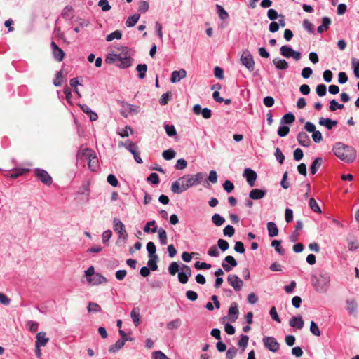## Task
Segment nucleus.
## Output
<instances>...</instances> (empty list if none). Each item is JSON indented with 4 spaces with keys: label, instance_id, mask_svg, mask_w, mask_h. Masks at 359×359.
<instances>
[{
    "label": "nucleus",
    "instance_id": "21",
    "mask_svg": "<svg viewBox=\"0 0 359 359\" xmlns=\"http://www.w3.org/2000/svg\"><path fill=\"white\" fill-rule=\"evenodd\" d=\"M297 140L299 143L304 147H308L311 144L310 137L305 132L299 133Z\"/></svg>",
    "mask_w": 359,
    "mask_h": 359
},
{
    "label": "nucleus",
    "instance_id": "11",
    "mask_svg": "<svg viewBox=\"0 0 359 359\" xmlns=\"http://www.w3.org/2000/svg\"><path fill=\"white\" fill-rule=\"evenodd\" d=\"M237 264L238 263L235 258L231 255H228L222 263V266L225 271L229 272L231 270L232 267H236Z\"/></svg>",
    "mask_w": 359,
    "mask_h": 359
},
{
    "label": "nucleus",
    "instance_id": "20",
    "mask_svg": "<svg viewBox=\"0 0 359 359\" xmlns=\"http://www.w3.org/2000/svg\"><path fill=\"white\" fill-rule=\"evenodd\" d=\"M290 325L292 327L297 328L298 330H301L304 327V320L301 316H294L292 317L289 322Z\"/></svg>",
    "mask_w": 359,
    "mask_h": 359
},
{
    "label": "nucleus",
    "instance_id": "62",
    "mask_svg": "<svg viewBox=\"0 0 359 359\" xmlns=\"http://www.w3.org/2000/svg\"><path fill=\"white\" fill-rule=\"evenodd\" d=\"M237 352H238V350L236 348H235L233 346L229 348L226 353V358L227 359H233V358H235L236 356Z\"/></svg>",
    "mask_w": 359,
    "mask_h": 359
},
{
    "label": "nucleus",
    "instance_id": "50",
    "mask_svg": "<svg viewBox=\"0 0 359 359\" xmlns=\"http://www.w3.org/2000/svg\"><path fill=\"white\" fill-rule=\"evenodd\" d=\"M322 158H315L313 161L311 168L310 171L312 175H315L317 172V168L319 167L321 164Z\"/></svg>",
    "mask_w": 359,
    "mask_h": 359
},
{
    "label": "nucleus",
    "instance_id": "15",
    "mask_svg": "<svg viewBox=\"0 0 359 359\" xmlns=\"http://www.w3.org/2000/svg\"><path fill=\"white\" fill-rule=\"evenodd\" d=\"M88 283L93 285H97L107 283V279L99 273H95L92 277L87 280Z\"/></svg>",
    "mask_w": 359,
    "mask_h": 359
},
{
    "label": "nucleus",
    "instance_id": "59",
    "mask_svg": "<svg viewBox=\"0 0 359 359\" xmlns=\"http://www.w3.org/2000/svg\"><path fill=\"white\" fill-rule=\"evenodd\" d=\"M248 341H249L248 336L244 335V334H241V338H240V339L238 341V346L241 348H243V349L244 350V348H246V346H248Z\"/></svg>",
    "mask_w": 359,
    "mask_h": 359
},
{
    "label": "nucleus",
    "instance_id": "52",
    "mask_svg": "<svg viewBox=\"0 0 359 359\" xmlns=\"http://www.w3.org/2000/svg\"><path fill=\"white\" fill-rule=\"evenodd\" d=\"M63 72L62 70L57 72L56 77L53 81V83L55 86H60L63 83Z\"/></svg>",
    "mask_w": 359,
    "mask_h": 359
},
{
    "label": "nucleus",
    "instance_id": "53",
    "mask_svg": "<svg viewBox=\"0 0 359 359\" xmlns=\"http://www.w3.org/2000/svg\"><path fill=\"white\" fill-rule=\"evenodd\" d=\"M294 120L295 116H294V114H292V113H287L283 116L281 121L284 123L290 124L292 123L294 121Z\"/></svg>",
    "mask_w": 359,
    "mask_h": 359
},
{
    "label": "nucleus",
    "instance_id": "19",
    "mask_svg": "<svg viewBox=\"0 0 359 359\" xmlns=\"http://www.w3.org/2000/svg\"><path fill=\"white\" fill-rule=\"evenodd\" d=\"M266 189H254L250 191L249 197L252 200H259L264 198L266 194Z\"/></svg>",
    "mask_w": 359,
    "mask_h": 359
},
{
    "label": "nucleus",
    "instance_id": "64",
    "mask_svg": "<svg viewBox=\"0 0 359 359\" xmlns=\"http://www.w3.org/2000/svg\"><path fill=\"white\" fill-rule=\"evenodd\" d=\"M153 359H170L161 351H156L152 353Z\"/></svg>",
    "mask_w": 359,
    "mask_h": 359
},
{
    "label": "nucleus",
    "instance_id": "2",
    "mask_svg": "<svg viewBox=\"0 0 359 359\" xmlns=\"http://www.w3.org/2000/svg\"><path fill=\"white\" fill-rule=\"evenodd\" d=\"M333 151L336 157H353L356 155V151L353 147L341 142L335 144Z\"/></svg>",
    "mask_w": 359,
    "mask_h": 359
},
{
    "label": "nucleus",
    "instance_id": "63",
    "mask_svg": "<svg viewBox=\"0 0 359 359\" xmlns=\"http://www.w3.org/2000/svg\"><path fill=\"white\" fill-rule=\"evenodd\" d=\"M235 233V229L231 225H227L224 229H223V233L226 236L231 237Z\"/></svg>",
    "mask_w": 359,
    "mask_h": 359
},
{
    "label": "nucleus",
    "instance_id": "36",
    "mask_svg": "<svg viewBox=\"0 0 359 359\" xmlns=\"http://www.w3.org/2000/svg\"><path fill=\"white\" fill-rule=\"evenodd\" d=\"M212 222L215 226H220L224 223L225 219L219 214L215 213L212 217Z\"/></svg>",
    "mask_w": 359,
    "mask_h": 359
},
{
    "label": "nucleus",
    "instance_id": "13",
    "mask_svg": "<svg viewBox=\"0 0 359 359\" xmlns=\"http://www.w3.org/2000/svg\"><path fill=\"white\" fill-rule=\"evenodd\" d=\"M243 176L245 177L247 182L250 187H253L255 185V182L257 177L255 171L250 168H245Z\"/></svg>",
    "mask_w": 359,
    "mask_h": 359
},
{
    "label": "nucleus",
    "instance_id": "38",
    "mask_svg": "<svg viewBox=\"0 0 359 359\" xmlns=\"http://www.w3.org/2000/svg\"><path fill=\"white\" fill-rule=\"evenodd\" d=\"M155 224H156V222L155 220H151V221H149L147 223V224L145 225V226L144 227V231L145 233H149V232H151V233H156L157 231V227L155 226Z\"/></svg>",
    "mask_w": 359,
    "mask_h": 359
},
{
    "label": "nucleus",
    "instance_id": "22",
    "mask_svg": "<svg viewBox=\"0 0 359 359\" xmlns=\"http://www.w3.org/2000/svg\"><path fill=\"white\" fill-rule=\"evenodd\" d=\"M319 124L326 127L328 130H331L337 125V121L330 118H320Z\"/></svg>",
    "mask_w": 359,
    "mask_h": 359
},
{
    "label": "nucleus",
    "instance_id": "37",
    "mask_svg": "<svg viewBox=\"0 0 359 359\" xmlns=\"http://www.w3.org/2000/svg\"><path fill=\"white\" fill-rule=\"evenodd\" d=\"M124 345V341L118 339L114 344L109 346V351L110 353H116Z\"/></svg>",
    "mask_w": 359,
    "mask_h": 359
},
{
    "label": "nucleus",
    "instance_id": "51",
    "mask_svg": "<svg viewBox=\"0 0 359 359\" xmlns=\"http://www.w3.org/2000/svg\"><path fill=\"white\" fill-rule=\"evenodd\" d=\"M26 327L32 332L37 331L39 324L33 320H27L26 322Z\"/></svg>",
    "mask_w": 359,
    "mask_h": 359
},
{
    "label": "nucleus",
    "instance_id": "55",
    "mask_svg": "<svg viewBox=\"0 0 359 359\" xmlns=\"http://www.w3.org/2000/svg\"><path fill=\"white\" fill-rule=\"evenodd\" d=\"M309 206L313 212H317V213L321 212L320 208L319 207L316 201L313 198H310V200H309Z\"/></svg>",
    "mask_w": 359,
    "mask_h": 359
},
{
    "label": "nucleus",
    "instance_id": "48",
    "mask_svg": "<svg viewBox=\"0 0 359 359\" xmlns=\"http://www.w3.org/2000/svg\"><path fill=\"white\" fill-rule=\"evenodd\" d=\"M180 269V265L176 262H172L168 266V272L170 275L175 276L177 272H178Z\"/></svg>",
    "mask_w": 359,
    "mask_h": 359
},
{
    "label": "nucleus",
    "instance_id": "5",
    "mask_svg": "<svg viewBox=\"0 0 359 359\" xmlns=\"http://www.w3.org/2000/svg\"><path fill=\"white\" fill-rule=\"evenodd\" d=\"M264 346L271 352L276 353L280 348V344L273 337H264L262 339Z\"/></svg>",
    "mask_w": 359,
    "mask_h": 359
},
{
    "label": "nucleus",
    "instance_id": "4",
    "mask_svg": "<svg viewBox=\"0 0 359 359\" xmlns=\"http://www.w3.org/2000/svg\"><path fill=\"white\" fill-rule=\"evenodd\" d=\"M35 176L45 185L49 187L53 184V178L48 172L43 169L36 168L34 170Z\"/></svg>",
    "mask_w": 359,
    "mask_h": 359
},
{
    "label": "nucleus",
    "instance_id": "23",
    "mask_svg": "<svg viewBox=\"0 0 359 359\" xmlns=\"http://www.w3.org/2000/svg\"><path fill=\"white\" fill-rule=\"evenodd\" d=\"M29 169L26 168H18L11 170L9 177L11 179H16L20 176L23 175L29 172Z\"/></svg>",
    "mask_w": 359,
    "mask_h": 359
},
{
    "label": "nucleus",
    "instance_id": "58",
    "mask_svg": "<svg viewBox=\"0 0 359 359\" xmlns=\"http://www.w3.org/2000/svg\"><path fill=\"white\" fill-rule=\"evenodd\" d=\"M217 246L222 251L224 252L229 249V244L226 240L220 238L217 241Z\"/></svg>",
    "mask_w": 359,
    "mask_h": 359
},
{
    "label": "nucleus",
    "instance_id": "39",
    "mask_svg": "<svg viewBox=\"0 0 359 359\" xmlns=\"http://www.w3.org/2000/svg\"><path fill=\"white\" fill-rule=\"evenodd\" d=\"M123 55V52L119 54H109L105 59L106 62L107 63H114L117 61H119L121 59V55Z\"/></svg>",
    "mask_w": 359,
    "mask_h": 359
},
{
    "label": "nucleus",
    "instance_id": "12",
    "mask_svg": "<svg viewBox=\"0 0 359 359\" xmlns=\"http://www.w3.org/2000/svg\"><path fill=\"white\" fill-rule=\"evenodd\" d=\"M193 112L196 115L201 114L202 116L205 119H208L212 116V111L210 109H209L208 108L202 109L201 105L198 104L194 105Z\"/></svg>",
    "mask_w": 359,
    "mask_h": 359
},
{
    "label": "nucleus",
    "instance_id": "35",
    "mask_svg": "<svg viewBox=\"0 0 359 359\" xmlns=\"http://www.w3.org/2000/svg\"><path fill=\"white\" fill-rule=\"evenodd\" d=\"M149 259L147 262L148 268L151 271H156L158 269L157 262L158 260V257L155 256V257H149Z\"/></svg>",
    "mask_w": 359,
    "mask_h": 359
},
{
    "label": "nucleus",
    "instance_id": "25",
    "mask_svg": "<svg viewBox=\"0 0 359 359\" xmlns=\"http://www.w3.org/2000/svg\"><path fill=\"white\" fill-rule=\"evenodd\" d=\"M130 316L134 325L136 327L138 326L140 324V309L138 307H134L131 311Z\"/></svg>",
    "mask_w": 359,
    "mask_h": 359
},
{
    "label": "nucleus",
    "instance_id": "16",
    "mask_svg": "<svg viewBox=\"0 0 359 359\" xmlns=\"http://www.w3.org/2000/svg\"><path fill=\"white\" fill-rule=\"evenodd\" d=\"M45 332H40L36 335L35 346H45L49 341V338L46 337Z\"/></svg>",
    "mask_w": 359,
    "mask_h": 359
},
{
    "label": "nucleus",
    "instance_id": "49",
    "mask_svg": "<svg viewBox=\"0 0 359 359\" xmlns=\"http://www.w3.org/2000/svg\"><path fill=\"white\" fill-rule=\"evenodd\" d=\"M216 8L217 10L218 15L222 20H226L229 18L228 13L224 10V8L222 6L217 4Z\"/></svg>",
    "mask_w": 359,
    "mask_h": 359
},
{
    "label": "nucleus",
    "instance_id": "32",
    "mask_svg": "<svg viewBox=\"0 0 359 359\" xmlns=\"http://www.w3.org/2000/svg\"><path fill=\"white\" fill-rule=\"evenodd\" d=\"M182 325V320L180 318H176L173 320L168 322L166 324V328L169 330H177Z\"/></svg>",
    "mask_w": 359,
    "mask_h": 359
},
{
    "label": "nucleus",
    "instance_id": "26",
    "mask_svg": "<svg viewBox=\"0 0 359 359\" xmlns=\"http://www.w3.org/2000/svg\"><path fill=\"white\" fill-rule=\"evenodd\" d=\"M267 230L269 237H275L278 234L277 225L273 222H269L267 223Z\"/></svg>",
    "mask_w": 359,
    "mask_h": 359
},
{
    "label": "nucleus",
    "instance_id": "30",
    "mask_svg": "<svg viewBox=\"0 0 359 359\" xmlns=\"http://www.w3.org/2000/svg\"><path fill=\"white\" fill-rule=\"evenodd\" d=\"M62 17L66 20H70L74 15V9L72 6H67L64 8L62 14Z\"/></svg>",
    "mask_w": 359,
    "mask_h": 359
},
{
    "label": "nucleus",
    "instance_id": "7",
    "mask_svg": "<svg viewBox=\"0 0 359 359\" xmlns=\"http://www.w3.org/2000/svg\"><path fill=\"white\" fill-rule=\"evenodd\" d=\"M121 107L123 108V110L121 111V114L127 117L128 114H138L140 112V107L126 102H121Z\"/></svg>",
    "mask_w": 359,
    "mask_h": 359
},
{
    "label": "nucleus",
    "instance_id": "6",
    "mask_svg": "<svg viewBox=\"0 0 359 359\" xmlns=\"http://www.w3.org/2000/svg\"><path fill=\"white\" fill-rule=\"evenodd\" d=\"M241 61L242 64L250 71L252 72L255 69V61L252 55L248 50L243 53Z\"/></svg>",
    "mask_w": 359,
    "mask_h": 359
},
{
    "label": "nucleus",
    "instance_id": "9",
    "mask_svg": "<svg viewBox=\"0 0 359 359\" xmlns=\"http://www.w3.org/2000/svg\"><path fill=\"white\" fill-rule=\"evenodd\" d=\"M114 230L119 234L121 238L126 239L128 233L126 231L125 226L118 218H114L113 220Z\"/></svg>",
    "mask_w": 359,
    "mask_h": 359
},
{
    "label": "nucleus",
    "instance_id": "60",
    "mask_svg": "<svg viewBox=\"0 0 359 359\" xmlns=\"http://www.w3.org/2000/svg\"><path fill=\"white\" fill-rule=\"evenodd\" d=\"M147 181L153 184H158L159 183V177L156 172H151L147 177Z\"/></svg>",
    "mask_w": 359,
    "mask_h": 359
},
{
    "label": "nucleus",
    "instance_id": "43",
    "mask_svg": "<svg viewBox=\"0 0 359 359\" xmlns=\"http://www.w3.org/2000/svg\"><path fill=\"white\" fill-rule=\"evenodd\" d=\"M280 54L287 58L291 57L293 49L287 46H283L280 49Z\"/></svg>",
    "mask_w": 359,
    "mask_h": 359
},
{
    "label": "nucleus",
    "instance_id": "29",
    "mask_svg": "<svg viewBox=\"0 0 359 359\" xmlns=\"http://www.w3.org/2000/svg\"><path fill=\"white\" fill-rule=\"evenodd\" d=\"M273 63L278 69L285 70L288 68V63L283 59H273Z\"/></svg>",
    "mask_w": 359,
    "mask_h": 359
},
{
    "label": "nucleus",
    "instance_id": "44",
    "mask_svg": "<svg viewBox=\"0 0 359 359\" xmlns=\"http://www.w3.org/2000/svg\"><path fill=\"white\" fill-rule=\"evenodd\" d=\"M158 238L160 241V243L162 245H165L167 243V233L163 228H160L158 230Z\"/></svg>",
    "mask_w": 359,
    "mask_h": 359
},
{
    "label": "nucleus",
    "instance_id": "27",
    "mask_svg": "<svg viewBox=\"0 0 359 359\" xmlns=\"http://www.w3.org/2000/svg\"><path fill=\"white\" fill-rule=\"evenodd\" d=\"M171 190L175 194H181L186 191L185 189H184L183 184H181L180 179L172 184Z\"/></svg>",
    "mask_w": 359,
    "mask_h": 359
},
{
    "label": "nucleus",
    "instance_id": "18",
    "mask_svg": "<svg viewBox=\"0 0 359 359\" xmlns=\"http://www.w3.org/2000/svg\"><path fill=\"white\" fill-rule=\"evenodd\" d=\"M77 157H96V154L93 150L81 146L78 151Z\"/></svg>",
    "mask_w": 359,
    "mask_h": 359
},
{
    "label": "nucleus",
    "instance_id": "42",
    "mask_svg": "<svg viewBox=\"0 0 359 359\" xmlns=\"http://www.w3.org/2000/svg\"><path fill=\"white\" fill-rule=\"evenodd\" d=\"M88 165L91 171H96L99 167L98 158H86Z\"/></svg>",
    "mask_w": 359,
    "mask_h": 359
},
{
    "label": "nucleus",
    "instance_id": "56",
    "mask_svg": "<svg viewBox=\"0 0 359 359\" xmlns=\"http://www.w3.org/2000/svg\"><path fill=\"white\" fill-rule=\"evenodd\" d=\"M107 181L110 185H111L114 187H117L119 184L116 177L113 174H110L107 176Z\"/></svg>",
    "mask_w": 359,
    "mask_h": 359
},
{
    "label": "nucleus",
    "instance_id": "1",
    "mask_svg": "<svg viewBox=\"0 0 359 359\" xmlns=\"http://www.w3.org/2000/svg\"><path fill=\"white\" fill-rule=\"evenodd\" d=\"M330 278L328 273L320 271L318 275L311 276V283L318 292H325L330 285Z\"/></svg>",
    "mask_w": 359,
    "mask_h": 359
},
{
    "label": "nucleus",
    "instance_id": "40",
    "mask_svg": "<svg viewBox=\"0 0 359 359\" xmlns=\"http://www.w3.org/2000/svg\"><path fill=\"white\" fill-rule=\"evenodd\" d=\"M147 250L148 252L149 257L158 256L156 253V245L153 242L149 241V243H147Z\"/></svg>",
    "mask_w": 359,
    "mask_h": 359
},
{
    "label": "nucleus",
    "instance_id": "45",
    "mask_svg": "<svg viewBox=\"0 0 359 359\" xmlns=\"http://www.w3.org/2000/svg\"><path fill=\"white\" fill-rule=\"evenodd\" d=\"M127 149L134 156V157H139V148L135 143H130L127 146Z\"/></svg>",
    "mask_w": 359,
    "mask_h": 359
},
{
    "label": "nucleus",
    "instance_id": "61",
    "mask_svg": "<svg viewBox=\"0 0 359 359\" xmlns=\"http://www.w3.org/2000/svg\"><path fill=\"white\" fill-rule=\"evenodd\" d=\"M352 65L355 76L359 79V60L355 58L352 59Z\"/></svg>",
    "mask_w": 359,
    "mask_h": 359
},
{
    "label": "nucleus",
    "instance_id": "31",
    "mask_svg": "<svg viewBox=\"0 0 359 359\" xmlns=\"http://www.w3.org/2000/svg\"><path fill=\"white\" fill-rule=\"evenodd\" d=\"M347 310L350 314H353L357 311V302L355 299H348L346 302Z\"/></svg>",
    "mask_w": 359,
    "mask_h": 359
},
{
    "label": "nucleus",
    "instance_id": "3",
    "mask_svg": "<svg viewBox=\"0 0 359 359\" xmlns=\"http://www.w3.org/2000/svg\"><path fill=\"white\" fill-rule=\"evenodd\" d=\"M203 177V175L201 172H198L196 175H184L180 178V181H181V184H183L184 189L187 190L189 187L199 184Z\"/></svg>",
    "mask_w": 359,
    "mask_h": 359
},
{
    "label": "nucleus",
    "instance_id": "17",
    "mask_svg": "<svg viewBox=\"0 0 359 359\" xmlns=\"http://www.w3.org/2000/svg\"><path fill=\"white\" fill-rule=\"evenodd\" d=\"M187 76V72L184 69L180 70H175L172 72L170 81L172 83L179 82L182 79L185 78Z\"/></svg>",
    "mask_w": 359,
    "mask_h": 359
},
{
    "label": "nucleus",
    "instance_id": "41",
    "mask_svg": "<svg viewBox=\"0 0 359 359\" xmlns=\"http://www.w3.org/2000/svg\"><path fill=\"white\" fill-rule=\"evenodd\" d=\"M281 241L278 240H273L271 246L275 248V250L280 255L285 254V250L281 247Z\"/></svg>",
    "mask_w": 359,
    "mask_h": 359
},
{
    "label": "nucleus",
    "instance_id": "47",
    "mask_svg": "<svg viewBox=\"0 0 359 359\" xmlns=\"http://www.w3.org/2000/svg\"><path fill=\"white\" fill-rule=\"evenodd\" d=\"M122 37V33L119 30H116L112 33L107 36L106 40L107 41H111L114 39H121Z\"/></svg>",
    "mask_w": 359,
    "mask_h": 359
},
{
    "label": "nucleus",
    "instance_id": "8",
    "mask_svg": "<svg viewBox=\"0 0 359 359\" xmlns=\"http://www.w3.org/2000/svg\"><path fill=\"white\" fill-rule=\"evenodd\" d=\"M128 48H123V55H121V59L119 60L120 64L117 65L120 68L125 69L132 65L133 59L128 55Z\"/></svg>",
    "mask_w": 359,
    "mask_h": 359
},
{
    "label": "nucleus",
    "instance_id": "24",
    "mask_svg": "<svg viewBox=\"0 0 359 359\" xmlns=\"http://www.w3.org/2000/svg\"><path fill=\"white\" fill-rule=\"evenodd\" d=\"M238 313L239 311L237 304L236 302L232 303L228 311L229 316H233L231 318L232 322H234L238 318Z\"/></svg>",
    "mask_w": 359,
    "mask_h": 359
},
{
    "label": "nucleus",
    "instance_id": "33",
    "mask_svg": "<svg viewBox=\"0 0 359 359\" xmlns=\"http://www.w3.org/2000/svg\"><path fill=\"white\" fill-rule=\"evenodd\" d=\"M140 18V15L135 13L132 16L128 18L126 22V25L128 27H133L136 25Z\"/></svg>",
    "mask_w": 359,
    "mask_h": 359
},
{
    "label": "nucleus",
    "instance_id": "14",
    "mask_svg": "<svg viewBox=\"0 0 359 359\" xmlns=\"http://www.w3.org/2000/svg\"><path fill=\"white\" fill-rule=\"evenodd\" d=\"M50 47L54 58L58 62L62 61L65 57L64 51L54 41L51 42Z\"/></svg>",
    "mask_w": 359,
    "mask_h": 359
},
{
    "label": "nucleus",
    "instance_id": "28",
    "mask_svg": "<svg viewBox=\"0 0 359 359\" xmlns=\"http://www.w3.org/2000/svg\"><path fill=\"white\" fill-rule=\"evenodd\" d=\"M331 24V20L328 17H323L322 19V25L317 28L319 33H323L324 31L328 29Z\"/></svg>",
    "mask_w": 359,
    "mask_h": 359
},
{
    "label": "nucleus",
    "instance_id": "34",
    "mask_svg": "<svg viewBox=\"0 0 359 359\" xmlns=\"http://www.w3.org/2000/svg\"><path fill=\"white\" fill-rule=\"evenodd\" d=\"M136 70L138 72L139 79H143L146 76L147 65L146 64H139L136 67Z\"/></svg>",
    "mask_w": 359,
    "mask_h": 359
},
{
    "label": "nucleus",
    "instance_id": "46",
    "mask_svg": "<svg viewBox=\"0 0 359 359\" xmlns=\"http://www.w3.org/2000/svg\"><path fill=\"white\" fill-rule=\"evenodd\" d=\"M88 311L89 313H97V312H101L102 309L100 306L95 302H89L88 306Z\"/></svg>",
    "mask_w": 359,
    "mask_h": 359
},
{
    "label": "nucleus",
    "instance_id": "54",
    "mask_svg": "<svg viewBox=\"0 0 359 359\" xmlns=\"http://www.w3.org/2000/svg\"><path fill=\"white\" fill-rule=\"evenodd\" d=\"M310 332L316 337H319L321 334L318 325L313 320L310 324Z\"/></svg>",
    "mask_w": 359,
    "mask_h": 359
},
{
    "label": "nucleus",
    "instance_id": "10",
    "mask_svg": "<svg viewBox=\"0 0 359 359\" xmlns=\"http://www.w3.org/2000/svg\"><path fill=\"white\" fill-rule=\"evenodd\" d=\"M227 281L233 287L235 291H240L243 285V282L237 275L230 274L228 276Z\"/></svg>",
    "mask_w": 359,
    "mask_h": 359
},
{
    "label": "nucleus",
    "instance_id": "57",
    "mask_svg": "<svg viewBox=\"0 0 359 359\" xmlns=\"http://www.w3.org/2000/svg\"><path fill=\"white\" fill-rule=\"evenodd\" d=\"M171 97H172V95H171L170 92H167L165 93H163L160 98V100H159L160 104L161 105L167 104L168 101L171 100Z\"/></svg>",
    "mask_w": 359,
    "mask_h": 359
}]
</instances>
